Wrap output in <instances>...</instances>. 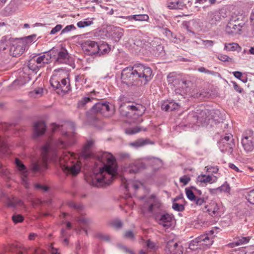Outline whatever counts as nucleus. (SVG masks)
Returning a JSON list of instances; mask_svg holds the SVG:
<instances>
[{
  "label": "nucleus",
  "instance_id": "obj_28",
  "mask_svg": "<svg viewBox=\"0 0 254 254\" xmlns=\"http://www.w3.org/2000/svg\"><path fill=\"white\" fill-rule=\"evenodd\" d=\"M15 163L18 169V170L21 172L23 174V177H22V183L25 188H27L28 187V184L27 183V178H26V172L25 171V166L22 164V163L17 158L15 159Z\"/></svg>",
  "mask_w": 254,
  "mask_h": 254
},
{
  "label": "nucleus",
  "instance_id": "obj_15",
  "mask_svg": "<svg viewBox=\"0 0 254 254\" xmlns=\"http://www.w3.org/2000/svg\"><path fill=\"white\" fill-rule=\"evenodd\" d=\"M23 42L19 39L11 38L9 50L10 55L13 57H17L22 55L26 48Z\"/></svg>",
  "mask_w": 254,
  "mask_h": 254
},
{
  "label": "nucleus",
  "instance_id": "obj_40",
  "mask_svg": "<svg viewBox=\"0 0 254 254\" xmlns=\"http://www.w3.org/2000/svg\"><path fill=\"white\" fill-rule=\"evenodd\" d=\"M141 130V128L138 127H128L126 129L125 132L127 134L131 135L135 134Z\"/></svg>",
  "mask_w": 254,
  "mask_h": 254
},
{
  "label": "nucleus",
  "instance_id": "obj_2",
  "mask_svg": "<svg viewBox=\"0 0 254 254\" xmlns=\"http://www.w3.org/2000/svg\"><path fill=\"white\" fill-rule=\"evenodd\" d=\"M152 78V71L151 68L141 64H136L132 67L124 68L121 74L122 82L127 85H133L134 82L136 81L146 84Z\"/></svg>",
  "mask_w": 254,
  "mask_h": 254
},
{
  "label": "nucleus",
  "instance_id": "obj_52",
  "mask_svg": "<svg viewBox=\"0 0 254 254\" xmlns=\"http://www.w3.org/2000/svg\"><path fill=\"white\" fill-rule=\"evenodd\" d=\"M198 71L200 72H203L206 74H214V72L209 70L203 67H200L198 68Z\"/></svg>",
  "mask_w": 254,
  "mask_h": 254
},
{
  "label": "nucleus",
  "instance_id": "obj_48",
  "mask_svg": "<svg viewBox=\"0 0 254 254\" xmlns=\"http://www.w3.org/2000/svg\"><path fill=\"white\" fill-rule=\"evenodd\" d=\"M206 172L209 173L216 174L218 171V168L217 166H207L206 167Z\"/></svg>",
  "mask_w": 254,
  "mask_h": 254
},
{
  "label": "nucleus",
  "instance_id": "obj_50",
  "mask_svg": "<svg viewBox=\"0 0 254 254\" xmlns=\"http://www.w3.org/2000/svg\"><path fill=\"white\" fill-rule=\"evenodd\" d=\"M146 246L147 248L151 250H155L157 249V247L156 246V244L150 240H148L147 241Z\"/></svg>",
  "mask_w": 254,
  "mask_h": 254
},
{
  "label": "nucleus",
  "instance_id": "obj_11",
  "mask_svg": "<svg viewBox=\"0 0 254 254\" xmlns=\"http://www.w3.org/2000/svg\"><path fill=\"white\" fill-rule=\"evenodd\" d=\"M240 18H236L235 15L232 16L230 21L227 24L225 31L229 34H240L242 27L245 25V21L238 22L239 19L243 17V15H240Z\"/></svg>",
  "mask_w": 254,
  "mask_h": 254
},
{
  "label": "nucleus",
  "instance_id": "obj_33",
  "mask_svg": "<svg viewBox=\"0 0 254 254\" xmlns=\"http://www.w3.org/2000/svg\"><path fill=\"white\" fill-rule=\"evenodd\" d=\"M36 38V35L33 34L22 38H20L21 41L24 43V45L27 48L30 45L35 41Z\"/></svg>",
  "mask_w": 254,
  "mask_h": 254
},
{
  "label": "nucleus",
  "instance_id": "obj_37",
  "mask_svg": "<svg viewBox=\"0 0 254 254\" xmlns=\"http://www.w3.org/2000/svg\"><path fill=\"white\" fill-rule=\"evenodd\" d=\"M240 49L239 45L236 43L225 44L224 50L228 51H235Z\"/></svg>",
  "mask_w": 254,
  "mask_h": 254
},
{
  "label": "nucleus",
  "instance_id": "obj_49",
  "mask_svg": "<svg viewBox=\"0 0 254 254\" xmlns=\"http://www.w3.org/2000/svg\"><path fill=\"white\" fill-rule=\"evenodd\" d=\"M12 220L15 223L21 222L23 220V217L21 215H14L12 217Z\"/></svg>",
  "mask_w": 254,
  "mask_h": 254
},
{
  "label": "nucleus",
  "instance_id": "obj_12",
  "mask_svg": "<svg viewBox=\"0 0 254 254\" xmlns=\"http://www.w3.org/2000/svg\"><path fill=\"white\" fill-rule=\"evenodd\" d=\"M64 128L66 131L64 132V148L74 144L76 140V136L74 132V125L73 123L68 121H64Z\"/></svg>",
  "mask_w": 254,
  "mask_h": 254
},
{
  "label": "nucleus",
  "instance_id": "obj_31",
  "mask_svg": "<svg viewBox=\"0 0 254 254\" xmlns=\"http://www.w3.org/2000/svg\"><path fill=\"white\" fill-rule=\"evenodd\" d=\"M46 125L42 122H38L35 123L34 126L35 133L37 135L43 134L46 130Z\"/></svg>",
  "mask_w": 254,
  "mask_h": 254
},
{
  "label": "nucleus",
  "instance_id": "obj_36",
  "mask_svg": "<svg viewBox=\"0 0 254 254\" xmlns=\"http://www.w3.org/2000/svg\"><path fill=\"white\" fill-rule=\"evenodd\" d=\"M50 146H51L50 142H47L42 147L43 161V163L45 165L46 164V162H47V153L50 149Z\"/></svg>",
  "mask_w": 254,
  "mask_h": 254
},
{
  "label": "nucleus",
  "instance_id": "obj_57",
  "mask_svg": "<svg viewBox=\"0 0 254 254\" xmlns=\"http://www.w3.org/2000/svg\"><path fill=\"white\" fill-rule=\"evenodd\" d=\"M203 45L206 47H211L214 44V42L211 40H203Z\"/></svg>",
  "mask_w": 254,
  "mask_h": 254
},
{
  "label": "nucleus",
  "instance_id": "obj_59",
  "mask_svg": "<svg viewBox=\"0 0 254 254\" xmlns=\"http://www.w3.org/2000/svg\"><path fill=\"white\" fill-rule=\"evenodd\" d=\"M169 104L170 105V111H173L174 110H176L179 107V105L178 103H175V102H170Z\"/></svg>",
  "mask_w": 254,
  "mask_h": 254
},
{
  "label": "nucleus",
  "instance_id": "obj_42",
  "mask_svg": "<svg viewBox=\"0 0 254 254\" xmlns=\"http://www.w3.org/2000/svg\"><path fill=\"white\" fill-rule=\"evenodd\" d=\"M91 99L89 97H84L82 98L80 100H79L78 102V107L79 108H82L87 103L90 102Z\"/></svg>",
  "mask_w": 254,
  "mask_h": 254
},
{
  "label": "nucleus",
  "instance_id": "obj_25",
  "mask_svg": "<svg viewBox=\"0 0 254 254\" xmlns=\"http://www.w3.org/2000/svg\"><path fill=\"white\" fill-rule=\"evenodd\" d=\"M119 17L125 19L128 21H147L149 20V16L147 14H135L127 16H121Z\"/></svg>",
  "mask_w": 254,
  "mask_h": 254
},
{
  "label": "nucleus",
  "instance_id": "obj_51",
  "mask_svg": "<svg viewBox=\"0 0 254 254\" xmlns=\"http://www.w3.org/2000/svg\"><path fill=\"white\" fill-rule=\"evenodd\" d=\"M62 27H63V26L61 24L57 25L54 28H53L51 30L50 33L51 34H54L56 33H58L62 30Z\"/></svg>",
  "mask_w": 254,
  "mask_h": 254
},
{
  "label": "nucleus",
  "instance_id": "obj_44",
  "mask_svg": "<svg viewBox=\"0 0 254 254\" xmlns=\"http://www.w3.org/2000/svg\"><path fill=\"white\" fill-rule=\"evenodd\" d=\"M186 195L189 199H190V201H193L195 200L196 199V196L194 195L193 191L189 189H186Z\"/></svg>",
  "mask_w": 254,
  "mask_h": 254
},
{
  "label": "nucleus",
  "instance_id": "obj_1",
  "mask_svg": "<svg viewBox=\"0 0 254 254\" xmlns=\"http://www.w3.org/2000/svg\"><path fill=\"white\" fill-rule=\"evenodd\" d=\"M95 164L99 171L94 173L86 179L91 185L101 187L110 185L119 174L118 167L115 157L107 152H100L95 156Z\"/></svg>",
  "mask_w": 254,
  "mask_h": 254
},
{
  "label": "nucleus",
  "instance_id": "obj_26",
  "mask_svg": "<svg viewBox=\"0 0 254 254\" xmlns=\"http://www.w3.org/2000/svg\"><path fill=\"white\" fill-rule=\"evenodd\" d=\"M64 64L67 65L70 68L64 67V70L66 69L67 71L73 69L75 67L74 58L69 55L67 51L64 49Z\"/></svg>",
  "mask_w": 254,
  "mask_h": 254
},
{
  "label": "nucleus",
  "instance_id": "obj_9",
  "mask_svg": "<svg viewBox=\"0 0 254 254\" xmlns=\"http://www.w3.org/2000/svg\"><path fill=\"white\" fill-rule=\"evenodd\" d=\"M161 206L160 200L154 195L146 199L145 202L142 206L141 211L144 214H153L158 211Z\"/></svg>",
  "mask_w": 254,
  "mask_h": 254
},
{
  "label": "nucleus",
  "instance_id": "obj_61",
  "mask_svg": "<svg viewBox=\"0 0 254 254\" xmlns=\"http://www.w3.org/2000/svg\"><path fill=\"white\" fill-rule=\"evenodd\" d=\"M193 201L195 202L196 204L201 205L204 202V199L202 197H196L195 200H193Z\"/></svg>",
  "mask_w": 254,
  "mask_h": 254
},
{
  "label": "nucleus",
  "instance_id": "obj_35",
  "mask_svg": "<svg viewBox=\"0 0 254 254\" xmlns=\"http://www.w3.org/2000/svg\"><path fill=\"white\" fill-rule=\"evenodd\" d=\"M43 94V89L42 88H38L35 89L33 91L29 93V96L34 98H37L41 97Z\"/></svg>",
  "mask_w": 254,
  "mask_h": 254
},
{
  "label": "nucleus",
  "instance_id": "obj_41",
  "mask_svg": "<svg viewBox=\"0 0 254 254\" xmlns=\"http://www.w3.org/2000/svg\"><path fill=\"white\" fill-rule=\"evenodd\" d=\"M93 24V21L89 19H86L84 21H80L77 22V26L79 28H84L91 25Z\"/></svg>",
  "mask_w": 254,
  "mask_h": 254
},
{
  "label": "nucleus",
  "instance_id": "obj_60",
  "mask_svg": "<svg viewBox=\"0 0 254 254\" xmlns=\"http://www.w3.org/2000/svg\"><path fill=\"white\" fill-rule=\"evenodd\" d=\"M232 83L234 89L239 93H242L243 89L239 86V85L235 82H233Z\"/></svg>",
  "mask_w": 254,
  "mask_h": 254
},
{
  "label": "nucleus",
  "instance_id": "obj_19",
  "mask_svg": "<svg viewBox=\"0 0 254 254\" xmlns=\"http://www.w3.org/2000/svg\"><path fill=\"white\" fill-rule=\"evenodd\" d=\"M205 208H207V211L212 216H220L224 211L222 204L218 203L215 201H211L205 206Z\"/></svg>",
  "mask_w": 254,
  "mask_h": 254
},
{
  "label": "nucleus",
  "instance_id": "obj_14",
  "mask_svg": "<svg viewBox=\"0 0 254 254\" xmlns=\"http://www.w3.org/2000/svg\"><path fill=\"white\" fill-rule=\"evenodd\" d=\"M218 144L221 152H227L229 154L232 153L233 148L235 146L233 136L231 134H227L222 138Z\"/></svg>",
  "mask_w": 254,
  "mask_h": 254
},
{
  "label": "nucleus",
  "instance_id": "obj_4",
  "mask_svg": "<svg viewBox=\"0 0 254 254\" xmlns=\"http://www.w3.org/2000/svg\"><path fill=\"white\" fill-rule=\"evenodd\" d=\"M119 111L120 114L123 117H128L133 115V123H139L142 122V119H138L141 116L145 111V108L141 105H129L124 103L121 105Z\"/></svg>",
  "mask_w": 254,
  "mask_h": 254
},
{
  "label": "nucleus",
  "instance_id": "obj_3",
  "mask_svg": "<svg viewBox=\"0 0 254 254\" xmlns=\"http://www.w3.org/2000/svg\"><path fill=\"white\" fill-rule=\"evenodd\" d=\"M54 59L57 63H62L64 61V50L53 48L48 52L37 57L34 56L28 62V67L33 71H36L42 64H48Z\"/></svg>",
  "mask_w": 254,
  "mask_h": 254
},
{
  "label": "nucleus",
  "instance_id": "obj_16",
  "mask_svg": "<svg viewBox=\"0 0 254 254\" xmlns=\"http://www.w3.org/2000/svg\"><path fill=\"white\" fill-rule=\"evenodd\" d=\"M122 186L127 191V194L130 196L131 193L134 192L136 190L142 186L141 182L136 180H127L125 178L122 179Z\"/></svg>",
  "mask_w": 254,
  "mask_h": 254
},
{
  "label": "nucleus",
  "instance_id": "obj_43",
  "mask_svg": "<svg viewBox=\"0 0 254 254\" xmlns=\"http://www.w3.org/2000/svg\"><path fill=\"white\" fill-rule=\"evenodd\" d=\"M243 15V17L241 19H239L237 21H238V22H241L242 21H246L245 20V14H244V12L243 10H238L236 11H235L232 15V16H234V15H235L236 18H240L239 17L240 16V15Z\"/></svg>",
  "mask_w": 254,
  "mask_h": 254
},
{
  "label": "nucleus",
  "instance_id": "obj_30",
  "mask_svg": "<svg viewBox=\"0 0 254 254\" xmlns=\"http://www.w3.org/2000/svg\"><path fill=\"white\" fill-rule=\"evenodd\" d=\"M114 113V107L109 103H104L101 114L105 117H108Z\"/></svg>",
  "mask_w": 254,
  "mask_h": 254
},
{
  "label": "nucleus",
  "instance_id": "obj_47",
  "mask_svg": "<svg viewBox=\"0 0 254 254\" xmlns=\"http://www.w3.org/2000/svg\"><path fill=\"white\" fill-rule=\"evenodd\" d=\"M172 208L175 210L182 211L184 209V206L182 204L174 202L172 205Z\"/></svg>",
  "mask_w": 254,
  "mask_h": 254
},
{
  "label": "nucleus",
  "instance_id": "obj_21",
  "mask_svg": "<svg viewBox=\"0 0 254 254\" xmlns=\"http://www.w3.org/2000/svg\"><path fill=\"white\" fill-rule=\"evenodd\" d=\"M167 254H182V247H179L177 243L173 241H170L168 242L165 249Z\"/></svg>",
  "mask_w": 254,
  "mask_h": 254
},
{
  "label": "nucleus",
  "instance_id": "obj_18",
  "mask_svg": "<svg viewBox=\"0 0 254 254\" xmlns=\"http://www.w3.org/2000/svg\"><path fill=\"white\" fill-rule=\"evenodd\" d=\"M156 219L159 225L166 229L171 227L175 221L174 216L169 213L163 214L157 216Z\"/></svg>",
  "mask_w": 254,
  "mask_h": 254
},
{
  "label": "nucleus",
  "instance_id": "obj_20",
  "mask_svg": "<svg viewBox=\"0 0 254 254\" xmlns=\"http://www.w3.org/2000/svg\"><path fill=\"white\" fill-rule=\"evenodd\" d=\"M82 48L86 54L89 55L97 54L99 52L98 44L93 41H86L81 45Z\"/></svg>",
  "mask_w": 254,
  "mask_h": 254
},
{
  "label": "nucleus",
  "instance_id": "obj_64",
  "mask_svg": "<svg viewBox=\"0 0 254 254\" xmlns=\"http://www.w3.org/2000/svg\"><path fill=\"white\" fill-rule=\"evenodd\" d=\"M250 22L253 29L254 30V10L252 12L250 16Z\"/></svg>",
  "mask_w": 254,
  "mask_h": 254
},
{
  "label": "nucleus",
  "instance_id": "obj_17",
  "mask_svg": "<svg viewBox=\"0 0 254 254\" xmlns=\"http://www.w3.org/2000/svg\"><path fill=\"white\" fill-rule=\"evenodd\" d=\"M71 157V158H76V155L73 153H71L70 152H65L64 151V162L66 161V158L68 157L69 158V157ZM81 169V163L79 161H77L76 163L74 164L73 165H72L71 167H68V166L66 165L64 163V171H67L69 172H70L71 174H72L73 175H76L80 171Z\"/></svg>",
  "mask_w": 254,
  "mask_h": 254
},
{
  "label": "nucleus",
  "instance_id": "obj_7",
  "mask_svg": "<svg viewBox=\"0 0 254 254\" xmlns=\"http://www.w3.org/2000/svg\"><path fill=\"white\" fill-rule=\"evenodd\" d=\"M50 84L55 92L59 95H64L62 84H64V70L62 68L55 69L50 79Z\"/></svg>",
  "mask_w": 254,
  "mask_h": 254
},
{
  "label": "nucleus",
  "instance_id": "obj_54",
  "mask_svg": "<svg viewBox=\"0 0 254 254\" xmlns=\"http://www.w3.org/2000/svg\"><path fill=\"white\" fill-rule=\"evenodd\" d=\"M190 181V177L185 176L183 177L180 178V181L184 185H186Z\"/></svg>",
  "mask_w": 254,
  "mask_h": 254
},
{
  "label": "nucleus",
  "instance_id": "obj_32",
  "mask_svg": "<svg viewBox=\"0 0 254 254\" xmlns=\"http://www.w3.org/2000/svg\"><path fill=\"white\" fill-rule=\"evenodd\" d=\"M99 52L97 54L99 55H103L109 53L111 51V47L106 43H103L98 45Z\"/></svg>",
  "mask_w": 254,
  "mask_h": 254
},
{
  "label": "nucleus",
  "instance_id": "obj_22",
  "mask_svg": "<svg viewBox=\"0 0 254 254\" xmlns=\"http://www.w3.org/2000/svg\"><path fill=\"white\" fill-rule=\"evenodd\" d=\"M221 19V15L218 12H210L208 13L207 22L211 27L216 26L220 21Z\"/></svg>",
  "mask_w": 254,
  "mask_h": 254
},
{
  "label": "nucleus",
  "instance_id": "obj_46",
  "mask_svg": "<svg viewBox=\"0 0 254 254\" xmlns=\"http://www.w3.org/2000/svg\"><path fill=\"white\" fill-rule=\"evenodd\" d=\"M218 59L220 60L221 61L224 62H232L233 60L232 58L229 57V56L223 55V54H220L218 55Z\"/></svg>",
  "mask_w": 254,
  "mask_h": 254
},
{
  "label": "nucleus",
  "instance_id": "obj_34",
  "mask_svg": "<svg viewBox=\"0 0 254 254\" xmlns=\"http://www.w3.org/2000/svg\"><path fill=\"white\" fill-rule=\"evenodd\" d=\"M11 39L7 37H3L0 41V50L3 51L11 44Z\"/></svg>",
  "mask_w": 254,
  "mask_h": 254
},
{
  "label": "nucleus",
  "instance_id": "obj_39",
  "mask_svg": "<svg viewBox=\"0 0 254 254\" xmlns=\"http://www.w3.org/2000/svg\"><path fill=\"white\" fill-rule=\"evenodd\" d=\"M149 143L148 139H139L136 141L131 143V145L135 147H141Z\"/></svg>",
  "mask_w": 254,
  "mask_h": 254
},
{
  "label": "nucleus",
  "instance_id": "obj_58",
  "mask_svg": "<svg viewBox=\"0 0 254 254\" xmlns=\"http://www.w3.org/2000/svg\"><path fill=\"white\" fill-rule=\"evenodd\" d=\"M76 29V27L73 25H69L64 27V32H69Z\"/></svg>",
  "mask_w": 254,
  "mask_h": 254
},
{
  "label": "nucleus",
  "instance_id": "obj_63",
  "mask_svg": "<svg viewBox=\"0 0 254 254\" xmlns=\"http://www.w3.org/2000/svg\"><path fill=\"white\" fill-rule=\"evenodd\" d=\"M49 251L52 254H60L58 253V250L54 248L53 246L51 245L50 247Z\"/></svg>",
  "mask_w": 254,
  "mask_h": 254
},
{
  "label": "nucleus",
  "instance_id": "obj_5",
  "mask_svg": "<svg viewBox=\"0 0 254 254\" xmlns=\"http://www.w3.org/2000/svg\"><path fill=\"white\" fill-rule=\"evenodd\" d=\"M167 80L171 89L176 94L184 93L188 87V82L182 80L181 75L176 72L169 73L167 75Z\"/></svg>",
  "mask_w": 254,
  "mask_h": 254
},
{
  "label": "nucleus",
  "instance_id": "obj_24",
  "mask_svg": "<svg viewBox=\"0 0 254 254\" xmlns=\"http://www.w3.org/2000/svg\"><path fill=\"white\" fill-rule=\"evenodd\" d=\"M218 179L216 176L206 175L201 174L199 175L196 179L197 183L200 184H213L217 182Z\"/></svg>",
  "mask_w": 254,
  "mask_h": 254
},
{
  "label": "nucleus",
  "instance_id": "obj_27",
  "mask_svg": "<svg viewBox=\"0 0 254 254\" xmlns=\"http://www.w3.org/2000/svg\"><path fill=\"white\" fill-rule=\"evenodd\" d=\"M139 161H135V162L130 164L127 167H124V171L127 173H135L137 172L140 167V165H139Z\"/></svg>",
  "mask_w": 254,
  "mask_h": 254
},
{
  "label": "nucleus",
  "instance_id": "obj_29",
  "mask_svg": "<svg viewBox=\"0 0 254 254\" xmlns=\"http://www.w3.org/2000/svg\"><path fill=\"white\" fill-rule=\"evenodd\" d=\"M168 7L170 9H182L185 4L182 0H171L168 3Z\"/></svg>",
  "mask_w": 254,
  "mask_h": 254
},
{
  "label": "nucleus",
  "instance_id": "obj_13",
  "mask_svg": "<svg viewBox=\"0 0 254 254\" xmlns=\"http://www.w3.org/2000/svg\"><path fill=\"white\" fill-rule=\"evenodd\" d=\"M241 143L244 149L250 152L254 149V132L252 130H247L243 133Z\"/></svg>",
  "mask_w": 254,
  "mask_h": 254
},
{
  "label": "nucleus",
  "instance_id": "obj_6",
  "mask_svg": "<svg viewBox=\"0 0 254 254\" xmlns=\"http://www.w3.org/2000/svg\"><path fill=\"white\" fill-rule=\"evenodd\" d=\"M214 237V231L211 230L191 242L189 249L191 250L201 248L203 249H206L212 245Z\"/></svg>",
  "mask_w": 254,
  "mask_h": 254
},
{
  "label": "nucleus",
  "instance_id": "obj_55",
  "mask_svg": "<svg viewBox=\"0 0 254 254\" xmlns=\"http://www.w3.org/2000/svg\"><path fill=\"white\" fill-rule=\"evenodd\" d=\"M125 237L127 239L133 240L134 235L131 231H127L125 233Z\"/></svg>",
  "mask_w": 254,
  "mask_h": 254
},
{
  "label": "nucleus",
  "instance_id": "obj_23",
  "mask_svg": "<svg viewBox=\"0 0 254 254\" xmlns=\"http://www.w3.org/2000/svg\"><path fill=\"white\" fill-rule=\"evenodd\" d=\"M94 145V141L92 140L87 141L83 147L81 156L85 158H88L93 156L92 148Z\"/></svg>",
  "mask_w": 254,
  "mask_h": 254
},
{
  "label": "nucleus",
  "instance_id": "obj_53",
  "mask_svg": "<svg viewBox=\"0 0 254 254\" xmlns=\"http://www.w3.org/2000/svg\"><path fill=\"white\" fill-rule=\"evenodd\" d=\"M221 191L229 192L230 190V187L228 184H224L220 187Z\"/></svg>",
  "mask_w": 254,
  "mask_h": 254
},
{
  "label": "nucleus",
  "instance_id": "obj_38",
  "mask_svg": "<svg viewBox=\"0 0 254 254\" xmlns=\"http://www.w3.org/2000/svg\"><path fill=\"white\" fill-rule=\"evenodd\" d=\"M251 239L250 237L238 238L235 242L236 246H240L248 243Z\"/></svg>",
  "mask_w": 254,
  "mask_h": 254
},
{
  "label": "nucleus",
  "instance_id": "obj_45",
  "mask_svg": "<svg viewBox=\"0 0 254 254\" xmlns=\"http://www.w3.org/2000/svg\"><path fill=\"white\" fill-rule=\"evenodd\" d=\"M104 103H97L92 108L94 112L101 113L102 112Z\"/></svg>",
  "mask_w": 254,
  "mask_h": 254
},
{
  "label": "nucleus",
  "instance_id": "obj_56",
  "mask_svg": "<svg viewBox=\"0 0 254 254\" xmlns=\"http://www.w3.org/2000/svg\"><path fill=\"white\" fill-rule=\"evenodd\" d=\"M112 224L113 226H114L116 228H119L122 225L121 221L119 220H115L113 221Z\"/></svg>",
  "mask_w": 254,
  "mask_h": 254
},
{
  "label": "nucleus",
  "instance_id": "obj_62",
  "mask_svg": "<svg viewBox=\"0 0 254 254\" xmlns=\"http://www.w3.org/2000/svg\"><path fill=\"white\" fill-rule=\"evenodd\" d=\"M34 253L35 254H46V252L45 250L41 249L40 248H36L34 250Z\"/></svg>",
  "mask_w": 254,
  "mask_h": 254
},
{
  "label": "nucleus",
  "instance_id": "obj_8",
  "mask_svg": "<svg viewBox=\"0 0 254 254\" xmlns=\"http://www.w3.org/2000/svg\"><path fill=\"white\" fill-rule=\"evenodd\" d=\"M100 33L102 38H108L117 42L123 36V29L119 27L109 26L100 31Z\"/></svg>",
  "mask_w": 254,
  "mask_h": 254
},
{
  "label": "nucleus",
  "instance_id": "obj_10",
  "mask_svg": "<svg viewBox=\"0 0 254 254\" xmlns=\"http://www.w3.org/2000/svg\"><path fill=\"white\" fill-rule=\"evenodd\" d=\"M198 113H192L190 114L188 116V119L191 122L189 126L194 129H196L197 127L204 126L206 123L208 117L206 116L205 111H202L198 116Z\"/></svg>",
  "mask_w": 254,
  "mask_h": 254
}]
</instances>
